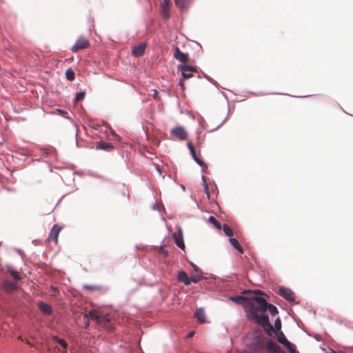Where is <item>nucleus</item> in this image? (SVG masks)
Listing matches in <instances>:
<instances>
[{
    "label": "nucleus",
    "mask_w": 353,
    "mask_h": 353,
    "mask_svg": "<svg viewBox=\"0 0 353 353\" xmlns=\"http://www.w3.org/2000/svg\"><path fill=\"white\" fill-rule=\"evenodd\" d=\"M85 94L84 92H78L75 97L76 101H80L83 100L85 97Z\"/></svg>",
    "instance_id": "obj_31"
},
{
    "label": "nucleus",
    "mask_w": 353,
    "mask_h": 353,
    "mask_svg": "<svg viewBox=\"0 0 353 353\" xmlns=\"http://www.w3.org/2000/svg\"><path fill=\"white\" fill-rule=\"evenodd\" d=\"M146 44L144 43H140L139 46L133 48L132 54L134 57H141L145 50Z\"/></svg>",
    "instance_id": "obj_13"
},
{
    "label": "nucleus",
    "mask_w": 353,
    "mask_h": 353,
    "mask_svg": "<svg viewBox=\"0 0 353 353\" xmlns=\"http://www.w3.org/2000/svg\"><path fill=\"white\" fill-rule=\"evenodd\" d=\"M61 229H62V228L60 225H59L57 224L54 225L53 227L52 228L49 234V236L48 237V241H54L56 243H57L58 236H59V232H61Z\"/></svg>",
    "instance_id": "obj_10"
},
{
    "label": "nucleus",
    "mask_w": 353,
    "mask_h": 353,
    "mask_svg": "<svg viewBox=\"0 0 353 353\" xmlns=\"http://www.w3.org/2000/svg\"><path fill=\"white\" fill-rule=\"evenodd\" d=\"M267 310L269 311V312L270 313V314L272 316H275L276 314H278V310H277V308L274 305H273L272 304H270V303H268V302L265 301V309L263 310L262 311H257L256 312V314H257L258 316H259V318L261 316H263V317H265L267 319V321H268L267 325H261V326L263 327V330L265 332H269L270 331L273 330V326L270 323L268 316L267 314H265V312H266Z\"/></svg>",
    "instance_id": "obj_4"
},
{
    "label": "nucleus",
    "mask_w": 353,
    "mask_h": 353,
    "mask_svg": "<svg viewBox=\"0 0 353 353\" xmlns=\"http://www.w3.org/2000/svg\"><path fill=\"white\" fill-rule=\"evenodd\" d=\"M85 288H88V289H92V288L88 287V286H86Z\"/></svg>",
    "instance_id": "obj_38"
},
{
    "label": "nucleus",
    "mask_w": 353,
    "mask_h": 353,
    "mask_svg": "<svg viewBox=\"0 0 353 353\" xmlns=\"http://www.w3.org/2000/svg\"><path fill=\"white\" fill-rule=\"evenodd\" d=\"M194 316L197 319V321L201 323L206 322L205 314V311L203 308H199L196 311V312L194 314Z\"/></svg>",
    "instance_id": "obj_18"
},
{
    "label": "nucleus",
    "mask_w": 353,
    "mask_h": 353,
    "mask_svg": "<svg viewBox=\"0 0 353 353\" xmlns=\"http://www.w3.org/2000/svg\"><path fill=\"white\" fill-rule=\"evenodd\" d=\"M65 76L68 80L72 81L74 79V72L72 69H68L65 72Z\"/></svg>",
    "instance_id": "obj_30"
},
{
    "label": "nucleus",
    "mask_w": 353,
    "mask_h": 353,
    "mask_svg": "<svg viewBox=\"0 0 353 353\" xmlns=\"http://www.w3.org/2000/svg\"><path fill=\"white\" fill-rule=\"evenodd\" d=\"M194 332H191L188 334V337H192L194 335Z\"/></svg>",
    "instance_id": "obj_35"
},
{
    "label": "nucleus",
    "mask_w": 353,
    "mask_h": 353,
    "mask_svg": "<svg viewBox=\"0 0 353 353\" xmlns=\"http://www.w3.org/2000/svg\"><path fill=\"white\" fill-rule=\"evenodd\" d=\"M177 279L179 281L183 283L185 285H189L190 284V279L184 271H180L178 273Z\"/></svg>",
    "instance_id": "obj_17"
},
{
    "label": "nucleus",
    "mask_w": 353,
    "mask_h": 353,
    "mask_svg": "<svg viewBox=\"0 0 353 353\" xmlns=\"http://www.w3.org/2000/svg\"><path fill=\"white\" fill-rule=\"evenodd\" d=\"M157 170H158V172H159V174L161 173V169L159 166H157Z\"/></svg>",
    "instance_id": "obj_37"
},
{
    "label": "nucleus",
    "mask_w": 353,
    "mask_h": 353,
    "mask_svg": "<svg viewBox=\"0 0 353 353\" xmlns=\"http://www.w3.org/2000/svg\"><path fill=\"white\" fill-rule=\"evenodd\" d=\"M281 321L279 318H277L274 321V325L273 327V330L270 331L269 332H267V333L270 334V332H279V331H281Z\"/></svg>",
    "instance_id": "obj_23"
},
{
    "label": "nucleus",
    "mask_w": 353,
    "mask_h": 353,
    "mask_svg": "<svg viewBox=\"0 0 353 353\" xmlns=\"http://www.w3.org/2000/svg\"><path fill=\"white\" fill-rule=\"evenodd\" d=\"M275 334L276 335L278 342L282 344L283 345H284V344L288 341L283 332H275Z\"/></svg>",
    "instance_id": "obj_21"
},
{
    "label": "nucleus",
    "mask_w": 353,
    "mask_h": 353,
    "mask_svg": "<svg viewBox=\"0 0 353 353\" xmlns=\"http://www.w3.org/2000/svg\"><path fill=\"white\" fill-rule=\"evenodd\" d=\"M111 318L112 316L110 314H103L95 310L90 311L88 314H85L83 316V327H88L90 325V321L92 320L111 332L114 329L112 325L110 324Z\"/></svg>",
    "instance_id": "obj_3"
},
{
    "label": "nucleus",
    "mask_w": 353,
    "mask_h": 353,
    "mask_svg": "<svg viewBox=\"0 0 353 353\" xmlns=\"http://www.w3.org/2000/svg\"><path fill=\"white\" fill-rule=\"evenodd\" d=\"M203 276H201V273H196L194 274L191 275L190 276V283L193 282L194 283H198L202 279Z\"/></svg>",
    "instance_id": "obj_27"
},
{
    "label": "nucleus",
    "mask_w": 353,
    "mask_h": 353,
    "mask_svg": "<svg viewBox=\"0 0 353 353\" xmlns=\"http://www.w3.org/2000/svg\"><path fill=\"white\" fill-rule=\"evenodd\" d=\"M179 85L181 86V89H182L183 90H185L184 83H183V81L182 79H181V80L179 81Z\"/></svg>",
    "instance_id": "obj_33"
},
{
    "label": "nucleus",
    "mask_w": 353,
    "mask_h": 353,
    "mask_svg": "<svg viewBox=\"0 0 353 353\" xmlns=\"http://www.w3.org/2000/svg\"><path fill=\"white\" fill-rule=\"evenodd\" d=\"M172 6L170 0H163L161 4V14L163 19H168L170 17V9Z\"/></svg>",
    "instance_id": "obj_8"
},
{
    "label": "nucleus",
    "mask_w": 353,
    "mask_h": 353,
    "mask_svg": "<svg viewBox=\"0 0 353 353\" xmlns=\"http://www.w3.org/2000/svg\"><path fill=\"white\" fill-rule=\"evenodd\" d=\"M90 46V43L85 37H80L77 39L75 44L72 47L71 50L77 52L80 50L86 49Z\"/></svg>",
    "instance_id": "obj_6"
},
{
    "label": "nucleus",
    "mask_w": 353,
    "mask_h": 353,
    "mask_svg": "<svg viewBox=\"0 0 353 353\" xmlns=\"http://www.w3.org/2000/svg\"><path fill=\"white\" fill-rule=\"evenodd\" d=\"M52 340L57 342L59 344H60L61 345V347L64 349V350H66L67 347H68V343H66V341L64 340V339H59L58 336H54L52 337Z\"/></svg>",
    "instance_id": "obj_25"
},
{
    "label": "nucleus",
    "mask_w": 353,
    "mask_h": 353,
    "mask_svg": "<svg viewBox=\"0 0 353 353\" xmlns=\"http://www.w3.org/2000/svg\"><path fill=\"white\" fill-rule=\"evenodd\" d=\"M173 238L176 245L181 249H184L185 244L183 239V234L181 230H179L177 233L173 234Z\"/></svg>",
    "instance_id": "obj_14"
},
{
    "label": "nucleus",
    "mask_w": 353,
    "mask_h": 353,
    "mask_svg": "<svg viewBox=\"0 0 353 353\" xmlns=\"http://www.w3.org/2000/svg\"><path fill=\"white\" fill-rule=\"evenodd\" d=\"M8 272L10 273V274L15 279V280H20L21 277L19 275V272L16 270H14L12 268H9L8 269Z\"/></svg>",
    "instance_id": "obj_29"
},
{
    "label": "nucleus",
    "mask_w": 353,
    "mask_h": 353,
    "mask_svg": "<svg viewBox=\"0 0 353 353\" xmlns=\"http://www.w3.org/2000/svg\"><path fill=\"white\" fill-rule=\"evenodd\" d=\"M203 187H204L205 193L207 194L208 198L210 199V192H209L208 185L207 183L205 182V181H204V180H203Z\"/></svg>",
    "instance_id": "obj_32"
},
{
    "label": "nucleus",
    "mask_w": 353,
    "mask_h": 353,
    "mask_svg": "<svg viewBox=\"0 0 353 353\" xmlns=\"http://www.w3.org/2000/svg\"><path fill=\"white\" fill-rule=\"evenodd\" d=\"M3 288L6 292H10L15 291L17 289V285L14 283L9 281H5L3 283Z\"/></svg>",
    "instance_id": "obj_19"
},
{
    "label": "nucleus",
    "mask_w": 353,
    "mask_h": 353,
    "mask_svg": "<svg viewBox=\"0 0 353 353\" xmlns=\"http://www.w3.org/2000/svg\"><path fill=\"white\" fill-rule=\"evenodd\" d=\"M283 346L290 352V353H299L296 350L295 345L291 343L289 341L285 343Z\"/></svg>",
    "instance_id": "obj_26"
},
{
    "label": "nucleus",
    "mask_w": 353,
    "mask_h": 353,
    "mask_svg": "<svg viewBox=\"0 0 353 353\" xmlns=\"http://www.w3.org/2000/svg\"><path fill=\"white\" fill-rule=\"evenodd\" d=\"M229 241H230V244L235 249H236L241 253H243V250L242 247L241 246V245L239 244V241L236 239H234V238H230Z\"/></svg>",
    "instance_id": "obj_22"
},
{
    "label": "nucleus",
    "mask_w": 353,
    "mask_h": 353,
    "mask_svg": "<svg viewBox=\"0 0 353 353\" xmlns=\"http://www.w3.org/2000/svg\"><path fill=\"white\" fill-rule=\"evenodd\" d=\"M174 57L180 61L181 64H187L189 61V54L181 52L178 47L175 48Z\"/></svg>",
    "instance_id": "obj_9"
},
{
    "label": "nucleus",
    "mask_w": 353,
    "mask_h": 353,
    "mask_svg": "<svg viewBox=\"0 0 353 353\" xmlns=\"http://www.w3.org/2000/svg\"><path fill=\"white\" fill-rule=\"evenodd\" d=\"M171 134L180 140H185L188 138V134L183 127L179 126L171 130Z\"/></svg>",
    "instance_id": "obj_11"
},
{
    "label": "nucleus",
    "mask_w": 353,
    "mask_h": 353,
    "mask_svg": "<svg viewBox=\"0 0 353 353\" xmlns=\"http://www.w3.org/2000/svg\"><path fill=\"white\" fill-rule=\"evenodd\" d=\"M174 3L181 12H185L188 10V0H174Z\"/></svg>",
    "instance_id": "obj_16"
},
{
    "label": "nucleus",
    "mask_w": 353,
    "mask_h": 353,
    "mask_svg": "<svg viewBox=\"0 0 353 353\" xmlns=\"http://www.w3.org/2000/svg\"><path fill=\"white\" fill-rule=\"evenodd\" d=\"M193 268H194V270L196 272V273H199L198 268H196L195 265H193Z\"/></svg>",
    "instance_id": "obj_36"
},
{
    "label": "nucleus",
    "mask_w": 353,
    "mask_h": 353,
    "mask_svg": "<svg viewBox=\"0 0 353 353\" xmlns=\"http://www.w3.org/2000/svg\"><path fill=\"white\" fill-rule=\"evenodd\" d=\"M50 290L54 292H57L58 288L56 286L51 285Z\"/></svg>",
    "instance_id": "obj_34"
},
{
    "label": "nucleus",
    "mask_w": 353,
    "mask_h": 353,
    "mask_svg": "<svg viewBox=\"0 0 353 353\" xmlns=\"http://www.w3.org/2000/svg\"><path fill=\"white\" fill-rule=\"evenodd\" d=\"M188 147L190 151L192 158L204 170L207 168V165L201 159H199L196 153V150L191 142L188 143Z\"/></svg>",
    "instance_id": "obj_12"
},
{
    "label": "nucleus",
    "mask_w": 353,
    "mask_h": 353,
    "mask_svg": "<svg viewBox=\"0 0 353 353\" xmlns=\"http://www.w3.org/2000/svg\"><path fill=\"white\" fill-rule=\"evenodd\" d=\"M223 230L226 236L230 237L233 236V231L228 225L224 224L223 225Z\"/></svg>",
    "instance_id": "obj_28"
},
{
    "label": "nucleus",
    "mask_w": 353,
    "mask_h": 353,
    "mask_svg": "<svg viewBox=\"0 0 353 353\" xmlns=\"http://www.w3.org/2000/svg\"><path fill=\"white\" fill-rule=\"evenodd\" d=\"M244 353H281L280 347L261 331L248 336Z\"/></svg>",
    "instance_id": "obj_2"
},
{
    "label": "nucleus",
    "mask_w": 353,
    "mask_h": 353,
    "mask_svg": "<svg viewBox=\"0 0 353 353\" xmlns=\"http://www.w3.org/2000/svg\"><path fill=\"white\" fill-rule=\"evenodd\" d=\"M258 294H261V292L256 291L254 293H251L249 297L237 296L231 297L230 299L238 303L243 305L246 312V316L249 320L254 321L259 325H267V319L263 316L259 318L256 314L257 311L264 310L265 305V299L258 296Z\"/></svg>",
    "instance_id": "obj_1"
},
{
    "label": "nucleus",
    "mask_w": 353,
    "mask_h": 353,
    "mask_svg": "<svg viewBox=\"0 0 353 353\" xmlns=\"http://www.w3.org/2000/svg\"><path fill=\"white\" fill-rule=\"evenodd\" d=\"M278 294L290 302H292L295 299L294 292L290 288L285 287H281L279 290Z\"/></svg>",
    "instance_id": "obj_7"
},
{
    "label": "nucleus",
    "mask_w": 353,
    "mask_h": 353,
    "mask_svg": "<svg viewBox=\"0 0 353 353\" xmlns=\"http://www.w3.org/2000/svg\"><path fill=\"white\" fill-rule=\"evenodd\" d=\"M97 148L109 152L114 149V146L110 143L100 141L97 143Z\"/></svg>",
    "instance_id": "obj_20"
},
{
    "label": "nucleus",
    "mask_w": 353,
    "mask_h": 353,
    "mask_svg": "<svg viewBox=\"0 0 353 353\" xmlns=\"http://www.w3.org/2000/svg\"><path fill=\"white\" fill-rule=\"evenodd\" d=\"M177 70L181 72L183 79H188L193 76L194 72H197L196 67L188 64H179Z\"/></svg>",
    "instance_id": "obj_5"
},
{
    "label": "nucleus",
    "mask_w": 353,
    "mask_h": 353,
    "mask_svg": "<svg viewBox=\"0 0 353 353\" xmlns=\"http://www.w3.org/2000/svg\"><path fill=\"white\" fill-rule=\"evenodd\" d=\"M209 223L212 224L216 229L220 230L221 229V223L216 219L215 217L210 216L208 219Z\"/></svg>",
    "instance_id": "obj_24"
},
{
    "label": "nucleus",
    "mask_w": 353,
    "mask_h": 353,
    "mask_svg": "<svg viewBox=\"0 0 353 353\" xmlns=\"http://www.w3.org/2000/svg\"><path fill=\"white\" fill-rule=\"evenodd\" d=\"M38 307L39 310L44 314L51 315L52 313V308L51 305L43 301L38 303Z\"/></svg>",
    "instance_id": "obj_15"
}]
</instances>
